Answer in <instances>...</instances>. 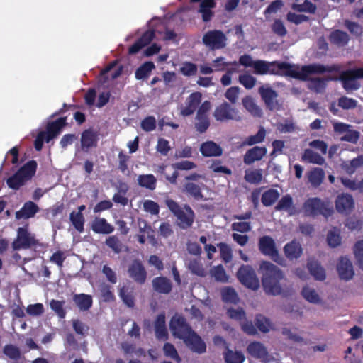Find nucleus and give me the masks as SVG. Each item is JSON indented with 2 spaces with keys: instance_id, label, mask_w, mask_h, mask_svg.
I'll return each instance as SVG.
<instances>
[{
  "instance_id": "12",
  "label": "nucleus",
  "mask_w": 363,
  "mask_h": 363,
  "mask_svg": "<svg viewBox=\"0 0 363 363\" xmlns=\"http://www.w3.org/2000/svg\"><path fill=\"white\" fill-rule=\"evenodd\" d=\"M259 246L260 251L264 255L271 257L277 263L283 265L284 259L279 255L274 241L272 238L269 236L261 238Z\"/></svg>"
},
{
  "instance_id": "64",
  "label": "nucleus",
  "mask_w": 363,
  "mask_h": 363,
  "mask_svg": "<svg viewBox=\"0 0 363 363\" xmlns=\"http://www.w3.org/2000/svg\"><path fill=\"white\" fill-rule=\"evenodd\" d=\"M354 252L359 267L363 269V240L355 244Z\"/></svg>"
},
{
  "instance_id": "34",
  "label": "nucleus",
  "mask_w": 363,
  "mask_h": 363,
  "mask_svg": "<svg viewBox=\"0 0 363 363\" xmlns=\"http://www.w3.org/2000/svg\"><path fill=\"white\" fill-rule=\"evenodd\" d=\"M325 178V172L320 168H313L308 173V182L313 187L319 186Z\"/></svg>"
},
{
  "instance_id": "4",
  "label": "nucleus",
  "mask_w": 363,
  "mask_h": 363,
  "mask_svg": "<svg viewBox=\"0 0 363 363\" xmlns=\"http://www.w3.org/2000/svg\"><path fill=\"white\" fill-rule=\"evenodd\" d=\"M306 216H315L322 215L328 218L333 213V208L328 201H323L319 198L308 199L303 206Z\"/></svg>"
},
{
  "instance_id": "23",
  "label": "nucleus",
  "mask_w": 363,
  "mask_h": 363,
  "mask_svg": "<svg viewBox=\"0 0 363 363\" xmlns=\"http://www.w3.org/2000/svg\"><path fill=\"white\" fill-rule=\"evenodd\" d=\"M91 229L101 234H110L114 230V228L104 218H96L91 223Z\"/></svg>"
},
{
  "instance_id": "8",
  "label": "nucleus",
  "mask_w": 363,
  "mask_h": 363,
  "mask_svg": "<svg viewBox=\"0 0 363 363\" xmlns=\"http://www.w3.org/2000/svg\"><path fill=\"white\" fill-rule=\"evenodd\" d=\"M169 329L174 337L184 340L193 331L191 326L182 315L176 314L169 323Z\"/></svg>"
},
{
  "instance_id": "22",
  "label": "nucleus",
  "mask_w": 363,
  "mask_h": 363,
  "mask_svg": "<svg viewBox=\"0 0 363 363\" xmlns=\"http://www.w3.org/2000/svg\"><path fill=\"white\" fill-rule=\"evenodd\" d=\"M277 211H284L292 216L297 213L296 206L294 204L293 199L289 195L284 196L275 206Z\"/></svg>"
},
{
  "instance_id": "49",
  "label": "nucleus",
  "mask_w": 363,
  "mask_h": 363,
  "mask_svg": "<svg viewBox=\"0 0 363 363\" xmlns=\"http://www.w3.org/2000/svg\"><path fill=\"white\" fill-rule=\"evenodd\" d=\"M239 82L247 89H252L257 82V79L248 72H245L239 76Z\"/></svg>"
},
{
  "instance_id": "15",
  "label": "nucleus",
  "mask_w": 363,
  "mask_h": 363,
  "mask_svg": "<svg viewBox=\"0 0 363 363\" xmlns=\"http://www.w3.org/2000/svg\"><path fill=\"white\" fill-rule=\"evenodd\" d=\"M183 341L194 352L203 354L206 350V345L205 342L194 330Z\"/></svg>"
},
{
  "instance_id": "6",
  "label": "nucleus",
  "mask_w": 363,
  "mask_h": 363,
  "mask_svg": "<svg viewBox=\"0 0 363 363\" xmlns=\"http://www.w3.org/2000/svg\"><path fill=\"white\" fill-rule=\"evenodd\" d=\"M361 78H363V67L343 71L339 77V79L342 82L343 88L347 91L358 89L360 86L358 79Z\"/></svg>"
},
{
  "instance_id": "37",
  "label": "nucleus",
  "mask_w": 363,
  "mask_h": 363,
  "mask_svg": "<svg viewBox=\"0 0 363 363\" xmlns=\"http://www.w3.org/2000/svg\"><path fill=\"white\" fill-rule=\"evenodd\" d=\"M332 78L328 79H320V78H313L308 82V86L310 89L317 92L321 93L324 91L326 87L327 82L332 80Z\"/></svg>"
},
{
  "instance_id": "62",
  "label": "nucleus",
  "mask_w": 363,
  "mask_h": 363,
  "mask_svg": "<svg viewBox=\"0 0 363 363\" xmlns=\"http://www.w3.org/2000/svg\"><path fill=\"white\" fill-rule=\"evenodd\" d=\"M240 88L232 86L227 89L225 93V97L232 104H235L239 98Z\"/></svg>"
},
{
  "instance_id": "7",
  "label": "nucleus",
  "mask_w": 363,
  "mask_h": 363,
  "mask_svg": "<svg viewBox=\"0 0 363 363\" xmlns=\"http://www.w3.org/2000/svg\"><path fill=\"white\" fill-rule=\"evenodd\" d=\"M213 116L217 121L220 122L228 121H239L242 118L239 111L227 102H223L216 107Z\"/></svg>"
},
{
  "instance_id": "30",
  "label": "nucleus",
  "mask_w": 363,
  "mask_h": 363,
  "mask_svg": "<svg viewBox=\"0 0 363 363\" xmlns=\"http://www.w3.org/2000/svg\"><path fill=\"white\" fill-rule=\"evenodd\" d=\"M38 211V206L32 201H28L23 205L19 211L16 212V217L17 219L29 218L33 217Z\"/></svg>"
},
{
  "instance_id": "25",
  "label": "nucleus",
  "mask_w": 363,
  "mask_h": 363,
  "mask_svg": "<svg viewBox=\"0 0 363 363\" xmlns=\"http://www.w3.org/2000/svg\"><path fill=\"white\" fill-rule=\"evenodd\" d=\"M301 294L302 297L310 303L320 304L321 303V298L319 294L315 289L311 286H304L301 291Z\"/></svg>"
},
{
  "instance_id": "38",
  "label": "nucleus",
  "mask_w": 363,
  "mask_h": 363,
  "mask_svg": "<svg viewBox=\"0 0 363 363\" xmlns=\"http://www.w3.org/2000/svg\"><path fill=\"white\" fill-rule=\"evenodd\" d=\"M280 194L277 189H270L264 191L262 196V202L265 206H272L279 197Z\"/></svg>"
},
{
  "instance_id": "41",
  "label": "nucleus",
  "mask_w": 363,
  "mask_h": 363,
  "mask_svg": "<svg viewBox=\"0 0 363 363\" xmlns=\"http://www.w3.org/2000/svg\"><path fill=\"white\" fill-rule=\"evenodd\" d=\"M155 69V65L152 62H146L142 65L135 71V77L137 79H143L149 77L152 69Z\"/></svg>"
},
{
  "instance_id": "13",
  "label": "nucleus",
  "mask_w": 363,
  "mask_h": 363,
  "mask_svg": "<svg viewBox=\"0 0 363 363\" xmlns=\"http://www.w3.org/2000/svg\"><path fill=\"white\" fill-rule=\"evenodd\" d=\"M335 208L340 213H350L354 208V201L352 195L347 193L339 194L335 200Z\"/></svg>"
},
{
  "instance_id": "44",
  "label": "nucleus",
  "mask_w": 363,
  "mask_h": 363,
  "mask_svg": "<svg viewBox=\"0 0 363 363\" xmlns=\"http://www.w3.org/2000/svg\"><path fill=\"white\" fill-rule=\"evenodd\" d=\"M69 220L78 232L82 233L84 231V218L82 213L73 211L70 213Z\"/></svg>"
},
{
  "instance_id": "58",
  "label": "nucleus",
  "mask_w": 363,
  "mask_h": 363,
  "mask_svg": "<svg viewBox=\"0 0 363 363\" xmlns=\"http://www.w3.org/2000/svg\"><path fill=\"white\" fill-rule=\"evenodd\" d=\"M331 40L337 44L345 45L348 41V35L346 33L335 30L331 33L330 35Z\"/></svg>"
},
{
  "instance_id": "39",
  "label": "nucleus",
  "mask_w": 363,
  "mask_h": 363,
  "mask_svg": "<svg viewBox=\"0 0 363 363\" xmlns=\"http://www.w3.org/2000/svg\"><path fill=\"white\" fill-rule=\"evenodd\" d=\"M242 104L244 107L254 116L260 117L262 116V111L259 107L255 104L254 100L250 97L246 96L242 99Z\"/></svg>"
},
{
  "instance_id": "1",
  "label": "nucleus",
  "mask_w": 363,
  "mask_h": 363,
  "mask_svg": "<svg viewBox=\"0 0 363 363\" xmlns=\"http://www.w3.org/2000/svg\"><path fill=\"white\" fill-rule=\"evenodd\" d=\"M254 73L258 75L277 74L291 77L296 79L306 80L311 74H322L331 72L338 69L337 66H324L320 64H311L300 67L286 62L277 61L267 62L257 60L253 67Z\"/></svg>"
},
{
  "instance_id": "31",
  "label": "nucleus",
  "mask_w": 363,
  "mask_h": 363,
  "mask_svg": "<svg viewBox=\"0 0 363 363\" xmlns=\"http://www.w3.org/2000/svg\"><path fill=\"white\" fill-rule=\"evenodd\" d=\"M73 301L80 311H87L92 306V297L85 294H74Z\"/></svg>"
},
{
  "instance_id": "45",
  "label": "nucleus",
  "mask_w": 363,
  "mask_h": 363,
  "mask_svg": "<svg viewBox=\"0 0 363 363\" xmlns=\"http://www.w3.org/2000/svg\"><path fill=\"white\" fill-rule=\"evenodd\" d=\"M225 359L227 363H242L245 356L242 352L227 350L225 352Z\"/></svg>"
},
{
  "instance_id": "36",
  "label": "nucleus",
  "mask_w": 363,
  "mask_h": 363,
  "mask_svg": "<svg viewBox=\"0 0 363 363\" xmlns=\"http://www.w3.org/2000/svg\"><path fill=\"white\" fill-rule=\"evenodd\" d=\"M96 135L91 130H85L82 134L81 144L82 148L87 151L89 148L96 145Z\"/></svg>"
},
{
  "instance_id": "33",
  "label": "nucleus",
  "mask_w": 363,
  "mask_h": 363,
  "mask_svg": "<svg viewBox=\"0 0 363 363\" xmlns=\"http://www.w3.org/2000/svg\"><path fill=\"white\" fill-rule=\"evenodd\" d=\"M301 159L303 162L318 165H323L325 163L324 157L311 149L304 150Z\"/></svg>"
},
{
  "instance_id": "61",
  "label": "nucleus",
  "mask_w": 363,
  "mask_h": 363,
  "mask_svg": "<svg viewBox=\"0 0 363 363\" xmlns=\"http://www.w3.org/2000/svg\"><path fill=\"white\" fill-rule=\"evenodd\" d=\"M138 225L140 233L147 234L150 240H154L153 230L145 220L139 218Z\"/></svg>"
},
{
  "instance_id": "54",
  "label": "nucleus",
  "mask_w": 363,
  "mask_h": 363,
  "mask_svg": "<svg viewBox=\"0 0 363 363\" xmlns=\"http://www.w3.org/2000/svg\"><path fill=\"white\" fill-rule=\"evenodd\" d=\"M163 350L164 354L167 357L171 358L178 363L181 362V358L179 357L177 351L174 346L171 343H165L163 347Z\"/></svg>"
},
{
  "instance_id": "42",
  "label": "nucleus",
  "mask_w": 363,
  "mask_h": 363,
  "mask_svg": "<svg viewBox=\"0 0 363 363\" xmlns=\"http://www.w3.org/2000/svg\"><path fill=\"white\" fill-rule=\"evenodd\" d=\"M201 187L192 182H187L184 185L183 191L193 196L196 199H201L203 195L201 190Z\"/></svg>"
},
{
  "instance_id": "18",
  "label": "nucleus",
  "mask_w": 363,
  "mask_h": 363,
  "mask_svg": "<svg viewBox=\"0 0 363 363\" xmlns=\"http://www.w3.org/2000/svg\"><path fill=\"white\" fill-rule=\"evenodd\" d=\"M259 93L264 101L267 106L271 109H276L277 107V92L268 86H261L259 89Z\"/></svg>"
},
{
  "instance_id": "29",
  "label": "nucleus",
  "mask_w": 363,
  "mask_h": 363,
  "mask_svg": "<svg viewBox=\"0 0 363 363\" xmlns=\"http://www.w3.org/2000/svg\"><path fill=\"white\" fill-rule=\"evenodd\" d=\"M155 33L152 30L147 31L143 35L129 48V54L137 53L142 48L147 45L153 39Z\"/></svg>"
},
{
  "instance_id": "50",
  "label": "nucleus",
  "mask_w": 363,
  "mask_h": 363,
  "mask_svg": "<svg viewBox=\"0 0 363 363\" xmlns=\"http://www.w3.org/2000/svg\"><path fill=\"white\" fill-rule=\"evenodd\" d=\"M222 298L227 303H236L238 297L235 291L230 287H225L221 291Z\"/></svg>"
},
{
  "instance_id": "11",
  "label": "nucleus",
  "mask_w": 363,
  "mask_h": 363,
  "mask_svg": "<svg viewBox=\"0 0 363 363\" xmlns=\"http://www.w3.org/2000/svg\"><path fill=\"white\" fill-rule=\"evenodd\" d=\"M226 36L219 30L207 32L203 37V44L211 50L222 49L226 45Z\"/></svg>"
},
{
  "instance_id": "14",
  "label": "nucleus",
  "mask_w": 363,
  "mask_h": 363,
  "mask_svg": "<svg viewBox=\"0 0 363 363\" xmlns=\"http://www.w3.org/2000/svg\"><path fill=\"white\" fill-rule=\"evenodd\" d=\"M35 243L33 236L29 233L26 228H19L17 238L13 242V248L15 250L26 249Z\"/></svg>"
},
{
  "instance_id": "21",
  "label": "nucleus",
  "mask_w": 363,
  "mask_h": 363,
  "mask_svg": "<svg viewBox=\"0 0 363 363\" xmlns=\"http://www.w3.org/2000/svg\"><path fill=\"white\" fill-rule=\"evenodd\" d=\"M200 151L204 157H217L223 153L220 146L213 141L203 143L201 145Z\"/></svg>"
},
{
  "instance_id": "5",
  "label": "nucleus",
  "mask_w": 363,
  "mask_h": 363,
  "mask_svg": "<svg viewBox=\"0 0 363 363\" xmlns=\"http://www.w3.org/2000/svg\"><path fill=\"white\" fill-rule=\"evenodd\" d=\"M37 167L35 161H29L23 165L14 175L7 179L8 186L13 189H18L34 175Z\"/></svg>"
},
{
  "instance_id": "51",
  "label": "nucleus",
  "mask_w": 363,
  "mask_h": 363,
  "mask_svg": "<svg viewBox=\"0 0 363 363\" xmlns=\"http://www.w3.org/2000/svg\"><path fill=\"white\" fill-rule=\"evenodd\" d=\"M143 210L151 215H158L160 212L159 205L152 200L146 199L143 202Z\"/></svg>"
},
{
  "instance_id": "47",
  "label": "nucleus",
  "mask_w": 363,
  "mask_h": 363,
  "mask_svg": "<svg viewBox=\"0 0 363 363\" xmlns=\"http://www.w3.org/2000/svg\"><path fill=\"white\" fill-rule=\"evenodd\" d=\"M256 327L264 333L269 332L272 329V325L266 317L259 315L255 318Z\"/></svg>"
},
{
  "instance_id": "10",
  "label": "nucleus",
  "mask_w": 363,
  "mask_h": 363,
  "mask_svg": "<svg viewBox=\"0 0 363 363\" xmlns=\"http://www.w3.org/2000/svg\"><path fill=\"white\" fill-rule=\"evenodd\" d=\"M247 352L251 357L261 360L263 363L275 361V359L269 353L267 347L259 341L250 342L247 347Z\"/></svg>"
},
{
  "instance_id": "40",
  "label": "nucleus",
  "mask_w": 363,
  "mask_h": 363,
  "mask_svg": "<svg viewBox=\"0 0 363 363\" xmlns=\"http://www.w3.org/2000/svg\"><path fill=\"white\" fill-rule=\"evenodd\" d=\"M138 183L140 186L150 190H153L156 187V179L152 174L139 175Z\"/></svg>"
},
{
  "instance_id": "56",
  "label": "nucleus",
  "mask_w": 363,
  "mask_h": 363,
  "mask_svg": "<svg viewBox=\"0 0 363 363\" xmlns=\"http://www.w3.org/2000/svg\"><path fill=\"white\" fill-rule=\"evenodd\" d=\"M189 270L200 277H203L206 274L202 264L196 259H192L188 263Z\"/></svg>"
},
{
  "instance_id": "63",
  "label": "nucleus",
  "mask_w": 363,
  "mask_h": 363,
  "mask_svg": "<svg viewBox=\"0 0 363 363\" xmlns=\"http://www.w3.org/2000/svg\"><path fill=\"white\" fill-rule=\"evenodd\" d=\"M221 258L225 262H229L232 259V250L228 245L220 243L218 245Z\"/></svg>"
},
{
  "instance_id": "27",
  "label": "nucleus",
  "mask_w": 363,
  "mask_h": 363,
  "mask_svg": "<svg viewBox=\"0 0 363 363\" xmlns=\"http://www.w3.org/2000/svg\"><path fill=\"white\" fill-rule=\"evenodd\" d=\"M155 332L156 337L159 340H167L168 332L165 324V316L164 314L157 315L155 321Z\"/></svg>"
},
{
  "instance_id": "17",
  "label": "nucleus",
  "mask_w": 363,
  "mask_h": 363,
  "mask_svg": "<svg viewBox=\"0 0 363 363\" xmlns=\"http://www.w3.org/2000/svg\"><path fill=\"white\" fill-rule=\"evenodd\" d=\"M201 100V94L199 92L191 94L186 101L185 106L181 107V114L183 116L191 115Z\"/></svg>"
},
{
  "instance_id": "60",
  "label": "nucleus",
  "mask_w": 363,
  "mask_h": 363,
  "mask_svg": "<svg viewBox=\"0 0 363 363\" xmlns=\"http://www.w3.org/2000/svg\"><path fill=\"white\" fill-rule=\"evenodd\" d=\"M120 296L122 298L123 301L125 305L128 307H133L134 305L133 297L131 291H129V289L126 287H123L120 290Z\"/></svg>"
},
{
  "instance_id": "24",
  "label": "nucleus",
  "mask_w": 363,
  "mask_h": 363,
  "mask_svg": "<svg viewBox=\"0 0 363 363\" xmlns=\"http://www.w3.org/2000/svg\"><path fill=\"white\" fill-rule=\"evenodd\" d=\"M65 125V118H60L57 121L49 123L47 126L46 142L49 143L56 137L60 132L62 128Z\"/></svg>"
},
{
  "instance_id": "32",
  "label": "nucleus",
  "mask_w": 363,
  "mask_h": 363,
  "mask_svg": "<svg viewBox=\"0 0 363 363\" xmlns=\"http://www.w3.org/2000/svg\"><path fill=\"white\" fill-rule=\"evenodd\" d=\"M362 167H363V155H359L350 161H346L342 164V169L348 174H354Z\"/></svg>"
},
{
  "instance_id": "20",
  "label": "nucleus",
  "mask_w": 363,
  "mask_h": 363,
  "mask_svg": "<svg viewBox=\"0 0 363 363\" xmlns=\"http://www.w3.org/2000/svg\"><path fill=\"white\" fill-rule=\"evenodd\" d=\"M267 154V149L262 147H254L250 149L244 156V162L246 164H250L256 161H259Z\"/></svg>"
},
{
  "instance_id": "19",
  "label": "nucleus",
  "mask_w": 363,
  "mask_h": 363,
  "mask_svg": "<svg viewBox=\"0 0 363 363\" xmlns=\"http://www.w3.org/2000/svg\"><path fill=\"white\" fill-rule=\"evenodd\" d=\"M128 274L131 278L139 283H143L146 279V272L139 261H134L129 266Z\"/></svg>"
},
{
  "instance_id": "26",
  "label": "nucleus",
  "mask_w": 363,
  "mask_h": 363,
  "mask_svg": "<svg viewBox=\"0 0 363 363\" xmlns=\"http://www.w3.org/2000/svg\"><path fill=\"white\" fill-rule=\"evenodd\" d=\"M307 267L311 274L315 280L324 281L325 279V271L318 262L310 259L308 262Z\"/></svg>"
},
{
  "instance_id": "46",
  "label": "nucleus",
  "mask_w": 363,
  "mask_h": 363,
  "mask_svg": "<svg viewBox=\"0 0 363 363\" xmlns=\"http://www.w3.org/2000/svg\"><path fill=\"white\" fill-rule=\"evenodd\" d=\"M233 65L237 66L238 62H226L225 59L223 57H217L212 62L214 72L225 71L227 69L228 67Z\"/></svg>"
},
{
  "instance_id": "59",
  "label": "nucleus",
  "mask_w": 363,
  "mask_h": 363,
  "mask_svg": "<svg viewBox=\"0 0 363 363\" xmlns=\"http://www.w3.org/2000/svg\"><path fill=\"white\" fill-rule=\"evenodd\" d=\"M106 244L116 253L121 252L123 248L121 241L116 236H109L106 240Z\"/></svg>"
},
{
  "instance_id": "48",
  "label": "nucleus",
  "mask_w": 363,
  "mask_h": 363,
  "mask_svg": "<svg viewBox=\"0 0 363 363\" xmlns=\"http://www.w3.org/2000/svg\"><path fill=\"white\" fill-rule=\"evenodd\" d=\"M245 179L250 184H258L262 179L261 169H247L245 171Z\"/></svg>"
},
{
  "instance_id": "16",
  "label": "nucleus",
  "mask_w": 363,
  "mask_h": 363,
  "mask_svg": "<svg viewBox=\"0 0 363 363\" xmlns=\"http://www.w3.org/2000/svg\"><path fill=\"white\" fill-rule=\"evenodd\" d=\"M337 271L340 278L345 281L352 279L354 275L352 263L346 257L340 258L337 264Z\"/></svg>"
},
{
  "instance_id": "3",
  "label": "nucleus",
  "mask_w": 363,
  "mask_h": 363,
  "mask_svg": "<svg viewBox=\"0 0 363 363\" xmlns=\"http://www.w3.org/2000/svg\"><path fill=\"white\" fill-rule=\"evenodd\" d=\"M165 203L169 209L177 218L178 225L183 229L188 228L191 226L194 213L189 206L181 207L177 202L172 199H167Z\"/></svg>"
},
{
  "instance_id": "52",
  "label": "nucleus",
  "mask_w": 363,
  "mask_h": 363,
  "mask_svg": "<svg viewBox=\"0 0 363 363\" xmlns=\"http://www.w3.org/2000/svg\"><path fill=\"white\" fill-rule=\"evenodd\" d=\"M211 276L218 281L226 282L228 280V277L227 276L224 268L221 265L213 267L211 270Z\"/></svg>"
},
{
  "instance_id": "53",
  "label": "nucleus",
  "mask_w": 363,
  "mask_h": 363,
  "mask_svg": "<svg viewBox=\"0 0 363 363\" xmlns=\"http://www.w3.org/2000/svg\"><path fill=\"white\" fill-rule=\"evenodd\" d=\"M227 313L229 318L240 321V323L245 320V313L242 308H230Z\"/></svg>"
},
{
  "instance_id": "55",
  "label": "nucleus",
  "mask_w": 363,
  "mask_h": 363,
  "mask_svg": "<svg viewBox=\"0 0 363 363\" xmlns=\"http://www.w3.org/2000/svg\"><path fill=\"white\" fill-rule=\"evenodd\" d=\"M266 131L264 128H260L257 134L248 137L245 142V145H252L262 142L265 138Z\"/></svg>"
},
{
  "instance_id": "43",
  "label": "nucleus",
  "mask_w": 363,
  "mask_h": 363,
  "mask_svg": "<svg viewBox=\"0 0 363 363\" xmlns=\"http://www.w3.org/2000/svg\"><path fill=\"white\" fill-rule=\"evenodd\" d=\"M327 242L331 247L339 246L341 243L340 230L336 228L329 230L327 235Z\"/></svg>"
},
{
  "instance_id": "28",
  "label": "nucleus",
  "mask_w": 363,
  "mask_h": 363,
  "mask_svg": "<svg viewBox=\"0 0 363 363\" xmlns=\"http://www.w3.org/2000/svg\"><path fill=\"white\" fill-rule=\"evenodd\" d=\"M284 250L286 257L289 259H298L303 252L301 245L295 240L286 244Z\"/></svg>"
},
{
  "instance_id": "2",
  "label": "nucleus",
  "mask_w": 363,
  "mask_h": 363,
  "mask_svg": "<svg viewBox=\"0 0 363 363\" xmlns=\"http://www.w3.org/2000/svg\"><path fill=\"white\" fill-rule=\"evenodd\" d=\"M259 270L265 293L272 296L281 294L283 289L280 281L284 279L283 272L276 265L266 261L260 264Z\"/></svg>"
},
{
  "instance_id": "9",
  "label": "nucleus",
  "mask_w": 363,
  "mask_h": 363,
  "mask_svg": "<svg viewBox=\"0 0 363 363\" xmlns=\"http://www.w3.org/2000/svg\"><path fill=\"white\" fill-rule=\"evenodd\" d=\"M239 281L246 287L257 290L259 286V279L255 270L248 265H242L237 272Z\"/></svg>"
},
{
  "instance_id": "35",
  "label": "nucleus",
  "mask_w": 363,
  "mask_h": 363,
  "mask_svg": "<svg viewBox=\"0 0 363 363\" xmlns=\"http://www.w3.org/2000/svg\"><path fill=\"white\" fill-rule=\"evenodd\" d=\"M152 286L155 291L163 294L169 293L172 289L169 281L164 277H157L154 279Z\"/></svg>"
},
{
  "instance_id": "57",
  "label": "nucleus",
  "mask_w": 363,
  "mask_h": 363,
  "mask_svg": "<svg viewBox=\"0 0 363 363\" xmlns=\"http://www.w3.org/2000/svg\"><path fill=\"white\" fill-rule=\"evenodd\" d=\"M72 324L74 330L78 335L85 336L89 330V327L84 323L79 320V319H73Z\"/></svg>"
}]
</instances>
